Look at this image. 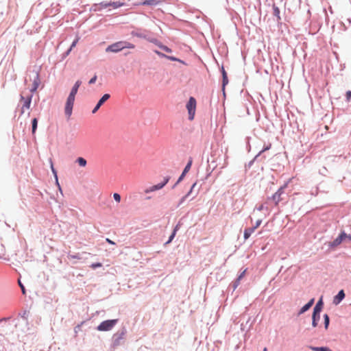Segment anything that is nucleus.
<instances>
[{"mask_svg": "<svg viewBox=\"0 0 351 351\" xmlns=\"http://www.w3.org/2000/svg\"><path fill=\"white\" fill-rule=\"evenodd\" d=\"M82 82L80 80H77L74 86H73L71 93L66 99V104H65V108L64 111L65 114L68 117H70V116L72 114L73 107L75 101V95L77 93L78 88L80 86Z\"/></svg>", "mask_w": 351, "mask_h": 351, "instance_id": "nucleus-1", "label": "nucleus"}, {"mask_svg": "<svg viewBox=\"0 0 351 351\" xmlns=\"http://www.w3.org/2000/svg\"><path fill=\"white\" fill-rule=\"evenodd\" d=\"M134 49V45L130 43L119 41L109 45L106 49V52L117 53L123 49Z\"/></svg>", "mask_w": 351, "mask_h": 351, "instance_id": "nucleus-2", "label": "nucleus"}, {"mask_svg": "<svg viewBox=\"0 0 351 351\" xmlns=\"http://www.w3.org/2000/svg\"><path fill=\"white\" fill-rule=\"evenodd\" d=\"M118 319H109L102 322L97 328L99 331L110 330L117 323Z\"/></svg>", "mask_w": 351, "mask_h": 351, "instance_id": "nucleus-3", "label": "nucleus"}, {"mask_svg": "<svg viewBox=\"0 0 351 351\" xmlns=\"http://www.w3.org/2000/svg\"><path fill=\"white\" fill-rule=\"evenodd\" d=\"M186 108L189 112V119L192 121L194 119L196 110V100L194 97H191L186 104Z\"/></svg>", "mask_w": 351, "mask_h": 351, "instance_id": "nucleus-4", "label": "nucleus"}, {"mask_svg": "<svg viewBox=\"0 0 351 351\" xmlns=\"http://www.w3.org/2000/svg\"><path fill=\"white\" fill-rule=\"evenodd\" d=\"M346 238H348V234L346 232H342L337 238L329 243V246L332 248L335 247L339 245Z\"/></svg>", "mask_w": 351, "mask_h": 351, "instance_id": "nucleus-5", "label": "nucleus"}, {"mask_svg": "<svg viewBox=\"0 0 351 351\" xmlns=\"http://www.w3.org/2000/svg\"><path fill=\"white\" fill-rule=\"evenodd\" d=\"M32 98V95H29L27 98H25L23 95L21 96V100L24 101L21 108V114L24 113L25 110L29 109Z\"/></svg>", "mask_w": 351, "mask_h": 351, "instance_id": "nucleus-6", "label": "nucleus"}, {"mask_svg": "<svg viewBox=\"0 0 351 351\" xmlns=\"http://www.w3.org/2000/svg\"><path fill=\"white\" fill-rule=\"evenodd\" d=\"M169 180V177L165 178L163 182L151 186L149 189L146 190L145 192L149 193V192H152V191H155L161 189L167 184Z\"/></svg>", "mask_w": 351, "mask_h": 351, "instance_id": "nucleus-7", "label": "nucleus"}, {"mask_svg": "<svg viewBox=\"0 0 351 351\" xmlns=\"http://www.w3.org/2000/svg\"><path fill=\"white\" fill-rule=\"evenodd\" d=\"M284 187H280L272 196V199L275 202L276 206H277L282 200L281 195L284 193Z\"/></svg>", "mask_w": 351, "mask_h": 351, "instance_id": "nucleus-8", "label": "nucleus"}, {"mask_svg": "<svg viewBox=\"0 0 351 351\" xmlns=\"http://www.w3.org/2000/svg\"><path fill=\"white\" fill-rule=\"evenodd\" d=\"M110 96L109 94L104 95L102 96V97L99 100L98 103L97 104L96 106L93 110L92 112L93 114H95L99 109V108L102 106V104L110 98Z\"/></svg>", "mask_w": 351, "mask_h": 351, "instance_id": "nucleus-9", "label": "nucleus"}, {"mask_svg": "<svg viewBox=\"0 0 351 351\" xmlns=\"http://www.w3.org/2000/svg\"><path fill=\"white\" fill-rule=\"evenodd\" d=\"M154 52L158 55L160 57H162V58H165L168 60H172V61H178V62H180L181 63H183L184 64V62L176 57H173V56H167V55H165L164 53H162V52L160 51H158L157 50H155Z\"/></svg>", "mask_w": 351, "mask_h": 351, "instance_id": "nucleus-10", "label": "nucleus"}, {"mask_svg": "<svg viewBox=\"0 0 351 351\" xmlns=\"http://www.w3.org/2000/svg\"><path fill=\"white\" fill-rule=\"evenodd\" d=\"M272 9L273 14L276 17L277 22L280 23V21H281V17L280 14V12L279 8L275 3H274L272 5Z\"/></svg>", "mask_w": 351, "mask_h": 351, "instance_id": "nucleus-11", "label": "nucleus"}, {"mask_svg": "<svg viewBox=\"0 0 351 351\" xmlns=\"http://www.w3.org/2000/svg\"><path fill=\"white\" fill-rule=\"evenodd\" d=\"M345 298L343 290H341L338 294L335 297L333 302L338 304Z\"/></svg>", "mask_w": 351, "mask_h": 351, "instance_id": "nucleus-12", "label": "nucleus"}, {"mask_svg": "<svg viewBox=\"0 0 351 351\" xmlns=\"http://www.w3.org/2000/svg\"><path fill=\"white\" fill-rule=\"evenodd\" d=\"M320 319V313H315V312L313 313L312 316V325L313 327H316L318 325V322Z\"/></svg>", "mask_w": 351, "mask_h": 351, "instance_id": "nucleus-13", "label": "nucleus"}, {"mask_svg": "<svg viewBox=\"0 0 351 351\" xmlns=\"http://www.w3.org/2000/svg\"><path fill=\"white\" fill-rule=\"evenodd\" d=\"M314 303V299H311L307 304H306L300 311L299 314H302L308 310Z\"/></svg>", "mask_w": 351, "mask_h": 351, "instance_id": "nucleus-14", "label": "nucleus"}, {"mask_svg": "<svg viewBox=\"0 0 351 351\" xmlns=\"http://www.w3.org/2000/svg\"><path fill=\"white\" fill-rule=\"evenodd\" d=\"M255 231L254 228H253L252 227V228H246L244 230V233H243V237H244V239L245 240H247V239L250 238V237L251 236V234Z\"/></svg>", "mask_w": 351, "mask_h": 351, "instance_id": "nucleus-15", "label": "nucleus"}, {"mask_svg": "<svg viewBox=\"0 0 351 351\" xmlns=\"http://www.w3.org/2000/svg\"><path fill=\"white\" fill-rule=\"evenodd\" d=\"M322 306H323V302H322V299H320L318 301V302L317 303V304L315 305V306L314 307L313 312H315V313H320L322 308Z\"/></svg>", "mask_w": 351, "mask_h": 351, "instance_id": "nucleus-16", "label": "nucleus"}, {"mask_svg": "<svg viewBox=\"0 0 351 351\" xmlns=\"http://www.w3.org/2000/svg\"><path fill=\"white\" fill-rule=\"evenodd\" d=\"M125 5V3L124 2H121V1H110V6L112 7L113 9H117V8H119L120 7H122Z\"/></svg>", "mask_w": 351, "mask_h": 351, "instance_id": "nucleus-17", "label": "nucleus"}, {"mask_svg": "<svg viewBox=\"0 0 351 351\" xmlns=\"http://www.w3.org/2000/svg\"><path fill=\"white\" fill-rule=\"evenodd\" d=\"M310 348L313 351H332L327 347H313L311 346Z\"/></svg>", "mask_w": 351, "mask_h": 351, "instance_id": "nucleus-18", "label": "nucleus"}, {"mask_svg": "<svg viewBox=\"0 0 351 351\" xmlns=\"http://www.w3.org/2000/svg\"><path fill=\"white\" fill-rule=\"evenodd\" d=\"M222 75H223V87L224 88L225 86L228 83V80L227 73H226L225 69H223V67H222Z\"/></svg>", "mask_w": 351, "mask_h": 351, "instance_id": "nucleus-19", "label": "nucleus"}, {"mask_svg": "<svg viewBox=\"0 0 351 351\" xmlns=\"http://www.w3.org/2000/svg\"><path fill=\"white\" fill-rule=\"evenodd\" d=\"M76 162L78 163V165L80 166V167H85L86 165V160L82 158V157H79L77 158L76 160Z\"/></svg>", "mask_w": 351, "mask_h": 351, "instance_id": "nucleus-20", "label": "nucleus"}, {"mask_svg": "<svg viewBox=\"0 0 351 351\" xmlns=\"http://www.w3.org/2000/svg\"><path fill=\"white\" fill-rule=\"evenodd\" d=\"M158 3L157 0H145L142 3L143 5H154Z\"/></svg>", "mask_w": 351, "mask_h": 351, "instance_id": "nucleus-21", "label": "nucleus"}, {"mask_svg": "<svg viewBox=\"0 0 351 351\" xmlns=\"http://www.w3.org/2000/svg\"><path fill=\"white\" fill-rule=\"evenodd\" d=\"M192 162H193V160L192 158H191L187 163V165H186L185 168L184 169V173H186L189 172V171L190 170L191 167V165H192Z\"/></svg>", "mask_w": 351, "mask_h": 351, "instance_id": "nucleus-22", "label": "nucleus"}, {"mask_svg": "<svg viewBox=\"0 0 351 351\" xmlns=\"http://www.w3.org/2000/svg\"><path fill=\"white\" fill-rule=\"evenodd\" d=\"M38 86V75L36 74V80H34V87L31 90L32 92H34L35 91L37 88Z\"/></svg>", "mask_w": 351, "mask_h": 351, "instance_id": "nucleus-23", "label": "nucleus"}, {"mask_svg": "<svg viewBox=\"0 0 351 351\" xmlns=\"http://www.w3.org/2000/svg\"><path fill=\"white\" fill-rule=\"evenodd\" d=\"M38 120L36 118H34L32 120V133L34 134L36 132L37 128Z\"/></svg>", "mask_w": 351, "mask_h": 351, "instance_id": "nucleus-24", "label": "nucleus"}, {"mask_svg": "<svg viewBox=\"0 0 351 351\" xmlns=\"http://www.w3.org/2000/svg\"><path fill=\"white\" fill-rule=\"evenodd\" d=\"M158 46L162 50H164L165 51L167 52V53H171L172 51L170 48H169L168 47L165 46V45H162L161 43L158 44Z\"/></svg>", "mask_w": 351, "mask_h": 351, "instance_id": "nucleus-25", "label": "nucleus"}, {"mask_svg": "<svg viewBox=\"0 0 351 351\" xmlns=\"http://www.w3.org/2000/svg\"><path fill=\"white\" fill-rule=\"evenodd\" d=\"M177 230H178V227L176 226V228L174 229L173 232H172L171 235L169 237V239L168 241H167L166 244H169L172 241V240L175 237Z\"/></svg>", "mask_w": 351, "mask_h": 351, "instance_id": "nucleus-26", "label": "nucleus"}, {"mask_svg": "<svg viewBox=\"0 0 351 351\" xmlns=\"http://www.w3.org/2000/svg\"><path fill=\"white\" fill-rule=\"evenodd\" d=\"M67 258L69 260H71V259H78V260H80L81 258L80 256H79V254H68Z\"/></svg>", "mask_w": 351, "mask_h": 351, "instance_id": "nucleus-27", "label": "nucleus"}, {"mask_svg": "<svg viewBox=\"0 0 351 351\" xmlns=\"http://www.w3.org/2000/svg\"><path fill=\"white\" fill-rule=\"evenodd\" d=\"M49 162H50V165H51V171H52V172H53V173L56 180H58L57 172H56V169L53 167V164L52 160L50 159Z\"/></svg>", "mask_w": 351, "mask_h": 351, "instance_id": "nucleus-28", "label": "nucleus"}, {"mask_svg": "<svg viewBox=\"0 0 351 351\" xmlns=\"http://www.w3.org/2000/svg\"><path fill=\"white\" fill-rule=\"evenodd\" d=\"M324 324H325V328L327 329L328 327V325H329V317L327 314H325L324 315Z\"/></svg>", "mask_w": 351, "mask_h": 351, "instance_id": "nucleus-29", "label": "nucleus"}, {"mask_svg": "<svg viewBox=\"0 0 351 351\" xmlns=\"http://www.w3.org/2000/svg\"><path fill=\"white\" fill-rule=\"evenodd\" d=\"M195 185H196V183H194V184H193V186H192V187H191V189L190 191L189 192V193H188L186 195L184 196V197L181 199L180 204H182V203L185 200L186 197H187V196H188V195L191 193V191H193V189H194V187L195 186Z\"/></svg>", "mask_w": 351, "mask_h": 351, "instance_id": "nucleus-30", "label": "nucleus"}, {"mask_svg": "<svg viewBox=\"0 0 351 351\" xmlns=\"http://www.w3.org/2000/svg\"><path fill=\"white\" fill-rule=\"evenodd\" d=\"M101 8H107L110 6V2H101L99 3Z\"/></svg>", "mask_w": 351, "mask_h": 351, "instance_id": "nucleus-31", "label": "nucleus"}, {"mask_svg": "<svg viewBox=\"0 0 351 351\" xmlns=\"http://www.w3.org/2000/svg\"><path fill=\"white\" fill-rule=\"evenodd\" d=\"M78 40H79V38H76V39L73 42V43L71 44V47H70V49H69V50L68 53H69V51H71L72 50V49L76 46V45H77V42H78Z\"/></svg>", "mask_w": 351, "mask_h": 351, "instance_id": "nucleus-32", "label": "nucleus"}, {"mask_svg": "<svg viewBox=\"0 0 351 351\" xmlns=\"http://www.w3.org/2000/svg\"><path fill=\"white\" fill-rule=\"evenodd\" d=\"M18 282H19V285L20 286L21 289V291H22V293L23 295L25 294L26 291H25V287L23 286V285L21 283V280H18Z\"/></svg>", "mask_w": 351, "mask_h": 351, "instance_id": "nucleus-33", "label": "nucleus"}, {"mask_svg": "<svg viewBox=\"0 0 351 351\" xmlns=\"http://www.w3.org/2000/svg\"><path fill=\"white\" fill-rule=\"evenodd\" d=\"M113 197H114V200H115L116 202H119L121 201V196H120V195H119V194H118V193H114V195H113Z\"/></svg>", "mask_w": 351, "mask_h": 351, "instance_id": "nucleus-34", "label": "nucleus"}, {"mask_svg": "<svg viewBox=\"0 0 351 351\" xmlns=\"http://www.w3.org/2000/svg\"><path fill=\"white\" fill-rule=\"evenodd\" d=\"M346 97L347 101H350L351 99V90H348L346 92Z\"/></svg>", "mask_w": 351, "mask_h": 351, "instance_id": "nucleus-35", "label": "nucleus"}, {"mask_svg": "<svg viewBox=\"0 0 351 351\" xmlns=\"http://www.w3.org/2000/svg\"><path fill=\"white\" fill-rule=\"evenodd\" d=\"M101 266H102L101 263H93V264L91 265V266H90V267H91L93 269H95V268H97V267H101Z\"/></svg>", "mask_w": 351, "mask_h": 351, "instance_id": "nucleus-36", "label": "nucleus"}, {"mask_svg": "<svg viewBox=\"0 0 351 351\" xmlns=\"http://www.w3.org/2000/svg\"><path fill=\"white\" fill-rule=\"evenodd\" d=\"M261 222H262V220L261 219H258L256 221V224L254 226H253L252 228H254V230H256V228H258L259 227V226L261 224Z\"/></svg>", "mask_w": 351, "mask_h": 351, "instance_id": "nucleus-37", "label": "nucleus"}, {"mask_svg": "<svg viewBox=\"0 0 351 351\" xmlns=\"http://www.w3.org/2000/svg\"><path fill=\"white\" fill-rule=\"evenodd\" d=\"M96 80H97V75H94V76H93V77L89 80V82H88V83H89L90 84H93L95 83Z\"/></svg>", "mask_w": 351, "mask_h": 351, "instance_id": "nucleus-38", "label": "nucleus"}, {"mask_svg": "<svg viewBox=\"0 0 351 351\" xmlns=\"http://www.w3.org/2000/svg\"><path fill=\"white\" fill-rule=\"evenodd\" d=\"M186 173H184V171L182 172V173L181 174V176H180V178H178L176 184L175 185H176L177 184H178L182 179L185 176Z\"/></svg>", "mask_w": 351, "mask_h": 351, "instance_id": "nucleus-39", "label": "nucleus"}, {"mask_svg": "<svg viewBox=\"0 0 351 351\" xmlns=\"http://www.w3.org/2000/svg\"><path fill=\"white\" fill-rule=\"evenodd\" d=\"M106 242L108 243L109 244H111V245H114L115 243L114 241H112V240H110V239L107 238L106 239Z\"/></svg>", "mask_w": 351, "mask_h": 351, "instance_id": "nucleus-40", "label": "nucleus"}, {"mask_svg": "<svg viewBox=\"0 0 351 351\" xmlns=\"http://www.w3.org/2000/svg\"><path fill=\"white\" fill-rule=\"evenodd\" d=\"M264 208H265V206H264V205H263V204L260 205V206L257 208L258 210H259V211L263 210Z\"/></svg>", "mask_w": 351, "mask_h": 351, "instance_id": "nucleus-41", "label": "nucleus"}, {"mask_svg": "<svg viewBox=\"0 0 351 351\" xmlns=\"http://www.w3.org/2000/svg\"><path fill=\"white\" fill-rule=\"evenodd\" d=\"M271 147V145H269V146L266 147L263 151H265V150H267L270 148Z\"/></svg>", "mask_w": 351, "mask_h": 351, "instance_id": "nucleus-42", "label": "nucleus"}, {"mask_svg": "<svg viewBox=\"0 0 351 351\" xmlns=\"http://www.w3.org/2000/svg\"><path fill=\"white\" fill-rule=\"evenodd\" d=\"M348 239H349L350 240H351V235H348Z\"/></svg>", "mask_w": 351, "mask_h": 351, "instance_id": "nucleus-43", "label": "nucleus"}, {"mask_svg": "<svg viewBox=\"0 0 351 351\" xmlns=\"http://www.w3.org/2000/svg\"><path fill=\"white\" fill-rule=\"evenodd\" d=\"M243 274H244V272L243 274H241V275L239 276V279H240L243 276Z\"/></svg>", "mask_w": 351, "mask_h": 351, "instance_id": "nucleus-44", "label": "nucleus"}, {"mask_svg": "<svg viewBox=\"0 0 351 351\" xmlns=\"http://www.w3.org/2000/svg\"><path fill=\"white\" fill-rule=\"evenodd\" d=\"M263 351H267V348H265L263 349Z\"/></svg>", "mask_w": 351, "mask_h": 351, "instance_id": "nucleus-45", "label": "nucleus"}, {"mask_svg": "<svg viewBox=\"0 0 351 351\" xmlns=\"http://www.w3.org/2000/svg\"><path fill=\"white\" fill-rule=\"evenodd\" d=\"M56 182H58V180H56ZM57 183H58V182H57ZM58 187H60V184H58Z\"/></svg>", "mask_w": 351, "mask_h": 351, "instance_id": "nucleus-46", "label": "nucleus"}, {"mask_svg": "<svg viewBox=\"0 0 351 351\" xmlns=\"http://www.w3.org/2000/svg\"><path fill=\"white\" fill-rule=\"evenodd\" d=\"M56 182H58V180H56ZM57 183H58V182H57ZM58 187H60V184H58Z\"/></svg>", "mask_w": 351, "mask_h": 351, "instance_id": "nucleus-47", "label": "nucleus"}]
</instances>
